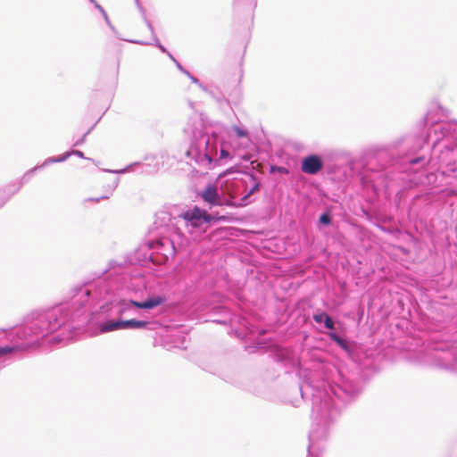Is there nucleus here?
Returning <instances> with one entry per match:
<instances>
[{
  "instance_id": "6e6552de",
  "label": "nucleus",
  "mask_w": 457,
  "mask_h": 457,
  "mask_svg": "<svg viewBox=\"0 0 457 457\" xmlns=\"http://www.w3.org/2000/svg\"><path fill=\"white\" fill-rule=\"evenodd\" d=\"M232 129L234 130V132L236 133V135L238 137H245L247 136V132L245 130L240 129L238 126H233Z\"/></svg>"
},
{
  "instance_id": "f03ea898",
  "label": "nucleus",
  "mask_w": 457,
  "mask_h": 457,
  "mask_svg": "<svg viewBox=\"0 0 457 457\" xmlns=\"http://www.w3.org/2000/svg\"><path fill=\"white\" fill-rule=\"evenodd\" d=\"M201 198L211 205H221L218 187L215 185H208L201 193Z\"/></svg>"
},
{
  "instance_id": "39448f33",
  "label": "nucleus",
  "mask_w": 457,
  "mask_h": 457,
  "mask_svg": "<svg viewBox=\"0 0 457 457\" xmlns=\"http://www.w3.org/2000/svg\"><path fill=\"white\" fill-rule=\"evenodd\" d=\"M118 329H123L122 328V320H109L104 324L101 325L100 330L103 333L118 330Z\"/></svg>"
},
{
  "instance_id": "ddd939ff",
  "label": "nucleus",
  "mask_w": 457,
  "mask_h": 457,
  "mask_svg": "<svg viewBox=\"0 0 457 457\" xmlns=\"http://www.w3.org/2000/svg\"><path fill=\"white\" fill-rule=\"evenodd\" d=\"M330 337L332 340H334L335 342H337V344L339 345H343L344 344V341L342 338H340L336 334H330Z\"/></svg>"
},
{
  "instance_id": "2eb2a0df",
  "label": "nucleus",
  "mask_w": 457,
  "mask_h": 457,
  "mask_svg": "<svg viewBox=\"0 0 457 457\" xmlns=\"http://www.w3.org/2000/svg\"><path fill=\"white\" fill-rule=\"evenodd\" d=\"M228 157H229V153L227 150H225V149H221L220 150V158L221 159H225V158H228Z\"/></svg>"
},
{
  "instance_id": "dca6fc26",
  "label": "nucleus",
  "mask_w": 457,
  "mask_h": 457,
  "mask_svg": "<svg viewBox=\"0 0 457 457\" xmlns=\"http://www.w3.org/2000/svg\"><path fill=\"white\" fill-rule=\"evenodd\" d=\"M259 184H256L251 190L250 192L245 196V198H247L250 195H252L253 192L255 191H258L259 190Z\"/></svg>"
},
{
  "instance_id": "9b49d317",
  "label": "nucleus",
  "mask_w": 457,
  "mask_h": 457,
  "mask_svg": "<svg viewBox=\"0 0 457 457\" xmlns=\"http://www.w3.org/2000/svg\"><path fill=\"white\" fill-rule=\"evenodd\" d=\"M326 314L327 313H325V312L316 313L313 315V320L317 323H321L324 320Z\"/></svg>"
},
{
  "instance_id": "f8f14e48",
  "label": "nucleus",
  "mask_w": 457,
  "mask_h": 457,
  "mask_svg": "<svg viewBox=\"0 0 457 457\" xmlns=\"http://www.w3.org/2000/svg\"><path fill=\"white\" fill-rule=\"evenodd\" d=\"M13 352V348L10 346L0 347V357Z\"/></svg>"
},
{
  "instance_id": "f3484780",
  "label": "nucleus",
  "mask_w": 457,
  "mask_h": 457,
  "mask_svg": "<svg viewBox=\"0 0 457 457\" xmlns=\"http://www.w3.org/2000/svg\"><path fill=\"white\" fill-rule=\"evenodd\" d=\"M272 170H277L279 172H284V173H287V170L286 168H283V167H272L271 168Z\"/></svg>"
},
{
  "instance_id": "f257e3e1",
  "label": "nucleus",
  "mask_w": 457,
  "mask_h": 457,
  "mask_svg": "<svg viewBox=\"0 0 457 457\" xmlns=\"http://www.w3.org/2000/svg\"><path fill=\"white\" fill-rule=\"evenodd\" d=\"M323 167L320 158L317 155L305 157L302 162V170L307 174H316Z\"/></svg>"
},
{
  "instance_id": "7ed1b4c3",
  "label": "nucleus",
  "mask_w": 457,
  "mask_h": 457,
  "mask_svg": "<svg viewBox=\"0 0 457 457\" xmlns=\"http://www.w3.org/2000/svg\"><path fill=\"white\" fill-rule=\"evenodd\" d=\"M204 215H205V210L201 209L198 206H195L182 213L181 218L191 222V225L196 228L200 226V221Z\"/></svg>"
},
{
  "instance_id": "20e7f679",
  "label": "nucleus",
  "mask_w": 457,
  "mask_h": 457,
  "mask_svg": "<svg viewBox=\"0 0 457 457\" xmlns=\"http://www.w3.org/2000/svg\"><path fill=\"white\" fill-rule=\"evenodd\" d=\"M165 302V298L162 296H154L148 298L144 302L130 301V303L140 309H152L162 304Z\"/></svg>"
},
{
  "instance_id": "1a4fd4ad",
  "label": "nucleus",
  "mask_w": 457,
  "mask_h": 457,
  "mask_svg": "<svg viewBox=\"0 0 457 457\" xmlns=\"http://www.w3.org/2000/svg\"><path fill=\"white\" fill-rule=\"evenodd\" d=\"M320 222L325 225H328L331 222V218L328 213H323L320 217Z\"/></svg>"
},
{
  "instance_id": "9d476101",
  "label": "nucleus",
  "mask_w": 457,
  "mask_h": 457,
  "mask_svg": "<svg viewBox=\"0 0 457 457\" xmlns=\"http://www.w3.org/2000/svg\"><path fill=\"white\" fill-rule=\"evenodd\" d=\"M323 321H324V325L327 328L334 329V322L328 314H326Z\"/></svg>"
},
{
  "instance_id": "0eeeda50",
  "label": "nucleus",
  "mask_w": 457,
  "mask_h": 457,
  "mask_svg": "<svg viewBox=\"0 0 457 457\" xmlns=\"http://www.w3.org/2000/svg\"><path fill=\"white\" fill-rule=\"evenodd\" d=\"M242 79H243V70L239 69V71L235 75V78L229 81V87L232 89H237L240 86Z\"/></svg>"
},
{
  "instance_id": "423d86ee",
  "label": "nucleus",
  "mask_w": 457,
  "mask_h": 457,
  "mask_svg": "<svg viewBox=\"0 0 457 457\" xmlns=\"http://www.w3.org/2000/svg\"><path fill=\"white\" fill-rule=\"evenodd\" d=\"M147 325L146 321L144 320H122V328H145Z\"/></svg>"
},
{
  "instance_id": "4468645a",
  "label": "nucleus",
  "mask_w": 457,
  "mask_h": 457,
  "mask_svg": "<svg viewBox=\"0 0 457 457\" xmlns=\"http://www.w3.org/2000/svg\"><path fill=\"white\" fill-rule=\"evenodd\" d=\"M202 220H204L205 222H210L211 220H213V218L212 215L208 214L207 212L205 211V215L203 216Z\"/></svg>"
}]
</instances>
